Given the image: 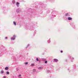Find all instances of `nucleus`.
Masks as SVG:
<instances>
[{"instance_id":"nucleus-9","label":"nucleus","mask_w":78,"mask_h":78,"mask_svg":"<svg viewBox=\"0 0 78 78\" xmlns=\"http://www.w3.org/2000/svg\"><path fill=\"white\" fill-rule=\"evenodd\" d=\"M4 73V71L3 70H2L1 71V73Z\"/></svg>"},{"instance_id":"nucleus-10","label":"nucleus","mask_w":78,"mask_h":78,"mask_svg":"<svg viewBox=\"0 0 78 78\" xmlns=\"http://www.w3.org/2000/svg\"><path fill=\"white\" fill-rule=\"evenodd\" d=\"M13 24H14V25H16V23H15V21L13 22Z\"/></svg>"},{"instance_id":"nucleus-1","label":"nucleus","mask_w":78,"mask_h":78,"mask_svg":"<svg viewBox=\"0 0 78 78\" xmlns=\"http://www.w3.org/2000/svg\"><path fill=\"white\" fill-rule=\"evenodd\" d=\"M22 11V10L20 8H19L18 9H16V12L17 13H18L19 12H20Z\"/></svg>"},{"instance_id":"nucleus-2","label":"nucleus","mask_w":78,"mask_h":78,"mask_svg":"<svg viewBox=\"0 0 78 78\" xmlns=\"http://www.w3.org/2000/svg\"><path fill=\"white\" fill-rule=\"evenodd\" d=\"M16 5L18 7H19V5H20V3L18 2H17L16 4Z\"/></svg>"},{"instance_id":"nucleus-23","label":"nucleus","mask_w":78,"mask_h":78,"mask_svg":"<svg viewBox=\"0 0 78 78\" xmlns=\"http://www.w3.org/2000/svg\"><path fill=\"white\" fill-rule=\"evenodd\" d=\"M7 37H5V39H7Z\"/></svg>"},{"instance_id":"nucleus-22","label":"nucleus","mask_w":78,"mask_h":78,"mask_svg":"<svg viewBox=\"0 0 78 78\" xmlns=\"http://www.w3.org/2000/svg\"><path fill=\"white\" fill-rule=\"evenodd\" d=\"M19 78H22V77H19Z\"/></svg>"},{"instance_id":"nucleus-6","label":"nucleus","mask_w":78,"mask_h":78,"mask_svg":"<svg viewBox=\"0 0 78 78\" xmlns=\"http://www.w3.org/2000/svg\"><path fill=\"white\" fill-rule=\"evenodd\" d=\"M9 69V68L8 67H6L5 68V69L6 70H8Z\"/></svg>"},{"instance_id":"nucleus-14","label":"nucleus","mask_w":78,"mask_h":78,"mask_svg":"<svg viewBox=\"0 0 78 78\" xmlns=\"http://www.w3.org/2000/svg\"><path fill=\"white\" fill-rule=\"evenodd\" d=\"M36 61H39V59H38V58H37Z\"/></svg>"},{"instance_id":"nucleus-16","label":"nucleus","mask_w":78,"mask_h":78,"mask_svg":"<svg viewBox=\"0 0 78 78\" xmlns=\"http://www.w3.org/2000/svg\"><path fill=\"white\" fill-rule=\"evenodd\" d=\"M45 63H47V61H45Z\"/></svg>"},{"instance_id":"nucleus-5","label":"nucleus","mask_w":78,"mask_h":78,"mask_svg":"<svg viewBox=\"0 0 78 78\" xmlns=\"http://www.w3.org/2000/svg\"><path fill=\"white\" fill-rule=\"evenodd\" d=\"M68 19L69 20H72V19L71 18L69 17Z\"/></svg>"},{"instance_id":"nucleus-21","label":"nucleus","mask_w":78,"mask_h":78,"mask_svg":"<svg viewBox=\"0 0 78 78\" xmlns=\"http://www.w3.org/2000/svg\"><path fill=\"white\" fill-rule=\"evenodd\" d=\"M13 37H16V36L14 35V36H13Z\"/></svg>"},{"instance_id":"nucleus-4","label":"nucleus","mask_w":78,"mask_h":78,"mask_svg":"<svg viewBox=\"0 0 78 78\" xmlns=\"http://www.w3.org/2000/svg\"><path fill=\"white\" fill-rule=\"evenodd\" d=\"M42 69H43V68L42 67H40L38 68V69L39 70H42Z\"/></svg>"},{"instance_id":"nucleus-13","label":"nucleus","mask_w":78,"mask_h":78,"mask_svg":"<svg viewBox=\"0 0 78 78\" xmlns=\"http://www.w3.org/2000/svg\"><path fill=\"white\" fill-rule=\"evenodd\" d=\"M6 73L7 74H8V75L9 74V72H7Z\"/></svg>"},{"instance_id":"nucleus-7","label":"nucleus","mask_w":78,"mask_h":78,"mask_svg":"<svg viewBox=\"0 0 78 78\" xmlns=\"http://www.w3.org/2000/svg\"><path fill=\"white\" fill-rule=\"evenodd\" d=\"M12 3L13 4H14V3H15V0H13L12 1Z\"/></svg>"},{"instance_id":"nucleus-20","label":"nucleus","mask_w":78,"mask_h":78,"mask_svg":"<svg viewBox=\"0 0 78 78\" xmlns=\"http://www.w3.org/2000/svg\"><path fill=\"white\" fill-rule=\"evenodd\" d=\"M3 78H6V77H5V76H4L3 77Z\"/></svg>"},{"instance_id":"nucleus-19","label":"nucleus","mask_w":78,"mask_h":78,"mask_svg":"<svg viewBox=\"0 0 78 78\" xmlns=\"http://www.w3.org/2000/svg\"><path fill=\"white\" fill-rule=\"evenodd\" d=\"M61 53H62V52H63L62 51H61Z\"/></svg>"},{"instance_id":"nucleus-15","label":"nucleus","mask_w":78,"mask_h":78,"mask_svg":"<svg viewBox=\"0 0 78 78\" xmlns=\"http://www.w3.org/2000/svg\"><path fill=\"white\" fill-rule=\"evenodd\" d=\"M25 64H28V62H25Z\"/></svg>"},{"instance_id":"nucleus-17","label":"nucleus","mask_w":78,"mask_h":78,"mask_svg":"<svg viewBox=\"0 0 78 78\" xmlns=\"http://www.w3.org/2000/svg\"><path fill=\"white\" fill-rule=\"evenodd\" d=\"M68 13H66V16H68Z\"/></svg>"},{"instance_id":"nucleus-11","label":"nucleus","mask_w":78,"mask_h":78,"mask_svg":"<svg viewBox=\"0 0 78 78\" xmlns=\"http://www.w3.org/2000/svg\"><path fill=\"white\" fill-rule=\"evenodd\" d=\"M34 66V64H31V66L33 67V66Z\"/></svg>"},{"instance_id":"nucleus-12","label":"nucleus","mask_w":78,"mask_h":78,"mask_svg":"<svg viewBox=\"0 0 78 78\" xmlns=\"http://www.w3.org/2000/svg\"><path fill=\"white\" fill-rule=\"evenodd\" d=\"M33 72H36V69H34L33 70Z\"/></svg>"},{"instance_id":"nucleus-18","label":"nucleus","mask_w":78,"mask_h":78,"mask_svg":"<svg viewBox=\"0 0 78 78\" xmlns=\"http://www.w3.org/2000/svg\"><path fill=\"white\" fill-rule=\"evenodd\" d=\"M18 76L19 77L20 76H21V75H20Z\"/></svg>"},{"instance_id":"nucleus-3","label":"nucleus","mask_w":78,"mask_h":78,"mask_svg":"<svg viewBox=\"0 0 78 78\" xmlns=\"http://www.w3.org/2000/svg\"><path fill=\"white\" fill-rule=\"evenodd\" d=\"M58 60L56 59H54V62H58Z\"/></svg>"},{"instance_id":"nucleus-8","label":"nucleus","mask_w":78,"mask_h":78,"mask_svg":"<svg viewBox=\"0 0 78 78\" xmlns=\"http://www.w3.org/2000/svg\"><path fill=\"white\" fill-rule=\"evenodd\" d=\"M11 39L12 41H14V40H15V38H11Z\"/></svg>"}]
</instances>
